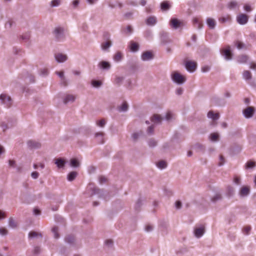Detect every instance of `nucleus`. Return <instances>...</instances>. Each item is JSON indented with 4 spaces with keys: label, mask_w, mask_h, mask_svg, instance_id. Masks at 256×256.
<instances>
[{
    "label": "nucleus",
    "mask_w": 256,
    "mask_h": 256,
    "mask_svg": "<svg viewBox=\"0 0 256 256\" xmlns=\"http://www.w3.org/2000/svg\"><path fill=\"white\" fill-rule=\"evenodd\" d=\"M172 78L173 81L178 84L184 83L186 80L184 76L176 71L172 72Z\"/></svg>",
    "instance_id": "nucleus-1"
},
{
    "label": "nucleus",
    "mask_w": 256,
    "mask_h": 256,
    "mask_svg": "<svg viewBox=\"0 0 256 256\" xmlns=\"http://www.w3.org/2000/svg\"><path fill=\"white\" fill-rule=\"evenodd\" d=\"M220 52L221 54L225 57L226 60H230L232 58V54L231 52L230 47L229 46L222 48L220 50Z\"/></svg>",
    "instance_id": "nucleus-2"
},
{
    "label": "nucleus",
    "mask_w": 256,
    "mask_h": 256,
    "mask_svg": "<svg viewBox=\"0 0 256 256\" xmlns=\"http://www.w3.org/2000/svg\"><path fill=\"white\" fill-rule=\"evenodd\" d=\"M0 100L2 104H6L8 107H10L12 104L10 98L6 94H2L0 96Z\"/></svg>",
    "instance_id": "nucleus-3"
},
{
    "label": "nucleus",
    "mask_w": 256,
    "mask_h": 256,
    "mask_svg": "<svg viewBox=\"0 0 256 256\" xmlns=\"http://www.w3.org/2000/svg\"><path fill=\"white\" fill-rule=\"evenodd\" d=\"M248 16L244 14H240L236 16V20L238 24H244L248 21Z\"/></svg>",
    "instance_id": "nucleus-4"
},
{
    "label": "nucleus",
    "mask_w": 256,
    "mask_h": 256,
    "mask_svg": "<svg viewBox=\"0 0 256 256\" xmlns=\"http://www.w3.org/2000/svg\"><path fill=\"white\" fill-rule=\"evenodd\" d=\"M170 24L172 28L175 29H176L178 28L184 26V23L182 22L175 18L171 19Z\"/></svg>",
    "instance_id": "nucleus-5"
},
{
    "label": "nucleus",
    "mask_w": 256,
    "mask_h": 256,
    "mask_svg": "<svg viewBox=\"0 0 256 256\" xmlns=\"http://www.w3.org/2000/svg\"><path fill=\"white\" fill-rule=\"evenodd\" d=\"M186 68L188 71L193 72L196 68V63L193 61H188L186 63Z\"/></svg>",
    "instance_id": "nucleus-6"
},
{
    "label": "nucleus",
    "mask_w": 256,
    "mask_h": 256,
    "mask_svg": "<svg viewBox=\"0 0 256 256\" xmlns=\"http://www.w3.org/2000/svg\"><path fill=\"white\" fill-rule=\"evenodd\" d=\"M254 111V108L253 107L250 106L244 110L243 113L246 118H249L253 116Z\"/></svg>",
    "instance_id": "nucleus-7"
},
{
    "label": "nucleus",
    "mask_w": 256,
    "mask_h": 256,
    "mask_svg": "<svg viewBox=\"0 0 256 256\" xmlns=\"http://www.w3.org/2000/svg\"><path fill=\"white\" fill-rule=\"evenodd\" d=\"M157 22L156 18L154 16H152L148 17L146 20V24L148 26H154Z\"/></svg>",
    "instance_id": "nucleus-8"
},
{
    "label": "nucleus",
    "mask_w": 256,
    "mask_h": 256,
    "mask_svg": "<svg viewBox=\"0 0 256 256\" xmlns=\"http://www.w3.org/2000/svg\"><path fill=\"white\" fill-rule=\"evenodd\" d=\"M153 58V54L152 52L146 51L144 52L142 55V58L143 60H148Z\"/></svg>",
    "instance_id": "nucleus-9"
},
{
    "label": "nucleus",
    "mask_w": 256,
    "mask_h": 256,
    "mask_svg": "<svg viewBox=\"0 0 256 256\" xmlns=\"http://www.w3.org/2000/svg\"><path fill=\"white\" fill-rule=\"evenodd\" d=\"M64 29L60 27L56 28L54 32L56 36L58 38H60L63 35Z\"/></svg>",
    "instance_id": "nucleus-10"
},
{
    "label": "nucleus",
    "mask_w": 256,
    "mask_h": 256,
    "mask_svg": "<svg viewBox=\"0 0 256 256\" xmlns=\"http://www.w3.org/2000/svg\"><path fill=\"white\" fill-rule=\"evenodd\" d=\"M129 48L131 51L136 52L139 48V45L138 43L134 41H130L129 44Z\"/></svg>",
    "instance_id": "nucleus-11"
},
{
    "label": "nucleus",
    "mask_w": 256,
    "mask_h": 256,
    "mask_svg": "<svg viewBox=\"0 0 256 256\" xmlns=\"http://www.w3.org/2000/svg\"><path fill=\"white\" fill-rule=\"evenodd\" d=\"M55 58L58 62H64L66 60L67 56L62 54H58L55 55Z\"/></svg>",
    "instance_id": "nucleus-12"
},
{
    "label": "nucleus",
    "mask_w": 256,
    "mask_h": 256,
    "mask_svg": "<svg viewBox=\"0 0 256 256\" xmlns=\"http://www.w3.org/2000/svg\"><path fill=\"white\" fill-rule=\"evenodd\" d=\"M204 232V227L196 228L194 230V234L197 238H200L203 235Z\"/></svg>",
    "instance_id": "nucleus-13"
},
{
    "label": "nucleus",
    "mask_w": 256,
    "mask_h": 256,
    "mask_svg": "<svg viewBox=\"0 0 256 256\" xmlns=\"http://www.w3.org/2000/svg\"><path fill=\"white\" fill-rule=\"evenodd\" d=\"M193 24L198 28H201L203 26L202 21L198 18H195L193 19Z\"/></svg>",
    "instance_id": "nucleus-14"
},
{
    "label": "nucleus",
    "mask_w": 256,
    "mask_h": 256,
    "mask_svg": "<svg viewBox=\"0 0 256 256\" xmlns=\"http://www.w3.org/2000/svg\"><path fill=\"white\" fill-rule=\"evenodd\" d=\"M206 23L210 28L212 29L214 28L216 24V20L210 18H208L206 19Z\"/></svg>",
    "instance_id": "nucleus-15"
},
{
    "label": "nucleus",
    "mask_w": 256,
    "mask_h": 256,
    "mask_svg": "<svg viewBox=\"0 0 256 256\" xmlns=\"http://www.w3.org/2000/svg\"><path fill=\"white\" fill-rule=\"evenodd\" d=\"M250 192V188L248 186H242L240 190V194L241 196H246Z\"/></svg>",
    "instance_id": "nucleus-16"
},
{
    "label": "nucleus",
    "mask_w": 256,
    "mask_h": 256,
    "mask_svg": "<svg viewBox=\"0 0 256 256\" xmlns=\"http://www.w3.org/2000/svg\"><path fill=\"white\" fill-rule=\"evenodd\" d=\"M208 117L213 120H216L219 118L220 116L218 113L214 114L212 111H210L208 114Z\"/></svg>",
    "instance_id": "nucleus-17"
},
{
    "label": "nucleus",
    "mask_w": 256,
    "mask_h": 256,
    "mask_svg": "<svg viewBox=\"0 0 256 256\" xmlns=\"http://www.w3.org/2000/svg\"><path fill=\"white\" fill-rule=\"evenodd\" d=\"M99 66L102 69H109L110 67V64L109 62L106 61H102L98 64Z\"/></svg>",
    "instance_id": "nucleus-18"
},
{
    "label": "nucleus",
    "mask_w": 256,
    "mask_h": 256,
    "mask_svg": "<svg viewBox=\"0 0 256 256\" xmlns=\"http://www.w3.org/2000/svg\"><path fill=\"white\" fill-rule=\"evenodd\" d=\"M248 57L246 55H241L238 58V61L239 63L244 64L246 62Z\"/></svg>",
    "instance_id": "nucleus-19"
},
{
    "label": "nucleus",
    "mask_w": 256,
    "mask_h": 256,
    "mask_svg": "<svg viewBox=\"0 0 256 256\" xmlns=\"http://www.w3.org/2000/svg\"><path fill=\"white\" fill-rule=\"evenodd\" d=\"M75 96L72 94H68L64 100V102L67 104L69 102H74L75 100Z\"/></svg>",
    "instance_id": "nucleus-20"
},
{
    "label": "nucleus",
    "mask_w": 256,
    "mask_h": 256,
    "mask_svg": "<svg viewBox=\"0 0 256 256\" xmlns=\"http://www.w3.org/2000/svg\"><path fill=\"white\" fill-rule=\"evenodd\" d=\"M104 133L102 132H98L96 134V138H98V142L100 144H103L104 142Z\"/></svg>",
    "instance_id": "nucleus-21"
},
{
    "label": "nucleus",
    "mask_w": 256,
    "mask_h": 256,
    "mask_svg": "<svg viewBox=\"0 0 256 256\" xmlns=\"http://www.w3.org/2000/svg\"><path fill=\"white\" fill-rule=\"evenodd\" d=\"M162 120V117L158 114H154L151 118V120L154 122H160Z\"/></svg>",
    "instance_id": "nucleus-22"
},
{
    "label": "nucleus",
    "mask_w": 256,
    "mask_h": 256,
    "mask_svg": "<svg viewBox=\"0 0 256 256\" xmlns=\"http://www.w3.org/2000/svg\"><path fill=\"white\" fill-rule=\"evenodd\" d=\"M55 163L58 168H60L64 166L65 161L63 159L58 158L56 159Z\"/></svg>",
    "instance_id": "nucleus-23"
},
{
    "label": "nucleus",
    "mask_w": 256,
    "mask_h": 256,
    "mask_svg": "<svg viewBox=\"0 0 256 256\" xmlns=\"http://www.w3.org/2000/svg\"><path fill=\"white\" fill-rule=\"evenodd\" d=\"M162 10H168L170 8V5L167 1H164L160 4Z\"/></svg>",
    "instance_id": "nucleus-24"
},
{
    "label": "nucleus",
    "mask_w": 256,
    "mask_h": 256,
    "mask_svg": "<svg viewBox=\"0 0 256 256\" xmlns=\"http://www.w3.org/2000/svg\"><path fill=\"white\" fill-rule=\"evenodd\" d=\"M122 54L120 52H118L114 56V60L116 62H120L122 59Z\"/></svg>",
    "instance_id": "nucleus-25"
},
{
    "label": "nucleus",
    "mask_w": 256,
    "mask_h": 256,
    "mask_svg": "<svg viewBox=\"0 0 256 256\" xmlns=\"http://www.w3.org/2000/svg\"><path fill=\"white\" fill-rule=\"evenodd\" d=\"M78 174L76 172H72L68 176V179L70 181L73 180L76 176Z\"/></svg>",
    "instance_id": "nucleus-26"
},
{
    "label": "nucleus",
    "mask_w": 256,
    "mask_h": 256,
    "mask_svg": "<svg viewBox=\"0 0 256 256\" xmlns=\"http://www.w3.org/2000/svg\"><path fill=\"white\" fill-rule=\"evenodd\" d=\"M112 45V42L110 40H108L106 42H104L102 44V50H106L110 48Z\"/></svg>",
    "instance_id": "nucleus-27"
},
{
    "label": "nucleus",
    "mask_w": 256,
    "mask_h": 256,
    "mask_svg": "<svg viewBox=\"0 0 256 256\" xmlns=\"http://www.w3.org/2000/svg\"><path fill=\"white\" fill-rule=\"evenodd\" d=\"M242 74L244 78L246 80H250L252 78L251 72L248 70H244Z\"/></svg>",
    "instance_id": "nucleus-28"
},
{
    "label": "nucleus",
    "mask_w": 256,
    "mask_h": 256,
    "mask_svg": "<svg viewBox=\"0 0 256 256\" xmlns=\"http://www.w3.org/2000/svg\"><path fill=\"white\" fill-rule=\"evenodd\" d=\"M238 6V2L236 1H231L228 4V8L230 9H233L236 8Z\"/></svg>",
    "instance_id": "nucleus-29"
},
{
    "label": "nucleus",
    "mask_w": 256,
    "mask_h": 256,
    "mask_svg": "<svg viewBox=\"0 0 256 256\" xmlns=\"http://www.w3.org/2000/svg\"><path fill=\"white\" fill-rule=\"evenodd\" d=\"M156 166L158 168L162 169L166 167V162L164 160H160L156 164Z\"/></svg>",
    "instance_id": "nucleus-30"
},
{
    "label": "nucleus",
    "mask_w": 256,
    "mask_h": 256,
    "mask_svg": "<svg viewBox=\"0 0 256 256\" xmlns=\"http://www.w3.org/2000/svg\"><path fill=\"white\" fill-rule=\"evenodd\" d=\"M70 166L72 167H78L79 166V162L76 158H72L70 160Z\"/></svg>",
    "instance_id": "nucleus-31"
},
{
    "label": "nucleus",
    "mask_w": 256,
    "mask_h": 256,
    "mask_svg": "<svg viewBox=\"0 0 256 256\" xmlns=\"http://www.w3.org/2000/svg\"><path fill=\"white\" fill-rule=\"evenodd\" d=\"M9 226L12 228H15L17 226V223L12 218H10L9 219Z\"/></svg>",
    "instance_id": "nucleus-32"
},
{
    "label": "nucleus",
    "mask_w": 256,
    "mask_h": 256,
    "mask_svg": "<svg viewBox=\"0 0 256 256\" xmlns=\"http://www.w3.org/2000/svg\"><path fill=\"white\" fill-rule=\"evenodd\" d=\"M128 108V104L126 102H124L122 106L119 108L120 111H126Z\"/></svg>",
    "instance_id": "nucleus-33"
},
{
    "label": "nucleus",
    "mask_w": 256,
    "mask_h": 256,
    "mask_svg": "<svg viewBox=\"0 0 256 256\" xmlns=\"http://www.w3.org/2000/svg\"><path fill=\"white\" fill-rule=\"evenodd\" d=\"M256 166V162H254L250 160L248 161L246 164V168H252Z\"/></svg>",
    "instance_id": "nucleus-34"
},
{
    "label": "nucleus",
    "mask_w": 256,
    "mask_h": 256,
    "mask_svg": "<svg viewBox=\"0 0 256 256\" xmlns=\"http://www.w3.org/2000/svg\"><path fill=\"white\" fill-rule=\"evenodd\" d=\"M28 145L31 148H38L40 146V144L38 142H36L33 141H29L28 142Z\"/></svg>",
    "instance_id": "nucleus-35"
},
{
    "label": "nucleus",
    "mask_w": 256,
    "mask_h": 256,
    "mask_svg": "<svg viewBox=\"0 0 256 256\" xmlns=\"http://www.w3.org/2000/svg\"><path fill=\"white\" fill-rule=\"evenodd\" d=\"M210 140L212 141H216L218 140V134L217 133H212L210 134Z\"/></svg>",
    "instance_id": "nucleus-36"
},
{
    "label": "nucleus",
    "mask_w": 256,
    "mask_h": 256,
    "mask_svg": "<svg viewBox=\"0 0 256 256\" xmlns=\"http://www.w3.org/2000/svg\"><path fill=\"white\" fill-rule=\"evenodd\" d=\"M52 232L54 234V238H59V235L58 234V228L57 227H54L52 228Z\"/></svg>",
    "instance_id": "nucleus-37"
},
{
    "label": "nucleus",
    "mask_w": 256,
    "mask_h": 256,
    "mask_svg": "<svg viewBox=\"0 0 256 256\" xmlns=\"http://www.w3.org/2000/svg\"><path fill=\"white\" fill-rule=\"evenodd\" d=\"M92 84L94 87H99L102 84V82L98 80H92Z\"/></svg>",
    "instance_id": "nucleus-38"
},
{
    "label": "nucleus",
    "mask_w": 256,
    "mask_h": 256,
    "mask_svg": "<svg viewBox=\"0 0 256 256\" xmlns=\"http://www.w3.org/2000/svg\"><path fill=\"white\" fill-rule=\"evenodd\" d=\"M29 237L30 238H34L35 236H40V237H42V234H38L35 232H30L29 233Z\"/></svg>",
    "instance_id": "nucleus-39"
},
{
    "label": "nucleus",
    "mask_w": 256,
    "mask_h": 256,
    "mask_svg": "<svg viewBox=\"0 0 256 256\" xmlns=\"http://www.w3.org/2000/svg\"><path fill=\"white\" fill-rule=\"evenodd\" d=\"M60 0H52L51 2L52 6H56L60 5Z\"/></svg>",
    "instance_id": "nucleus-40"
},
{
    "label": "nucleus",
    "mask_w": 256,
    "mask_h": 256,
    "mask_svg": "<svg viewBox=\"0 0 256 256\" xmlns=\"http://www.w3.org/2000/svg\"><path fill=\"white\" fill-rule=\"evenodd\" d=\"M106 120L104 119L100 120L97 122V125L100 127H103L106 124Z\"/></svg>",
    "instance_id": "nucleus-41"
},
{
    "label": "nucleus",
    "mask_w": 256,
    "mask_h": 256,
    "mask_svg": "<svg viewBox=\"0 0 256 256\" xmlns=\"http://www.w3.org/2000/svg\"><path fill=\"white\" fill-rule=\"evenodd\" d=\"M251 230V228L250 226H246L243 228V232L246 234H248Z\"/></svg>",
    "instance_id": "nucleus-42"
},
{
    "label": "nucleus",
    "mask_w": 256,
    "mask_h": 256,
    "mask_svg": "<svg viewBox=\"0 0 256 256\" xmlns=\"http://www.w3.org/2000/svg\"><path fill=\"white\" fill-rule=\"evenodd\" d=\"M235 45L238 49L242 48L244 46V44L242 42L238 40L235 42Z\"/></svg>",
    "instance_id": "nucleus-43"
},
{
    "label": "nucleus",
    "mask_w": 256,
    "mask_h": 256,
    "mask_svg": "<svg viewBox=\"0 0 256 256\" xmlns=\"http://www.w3.org/2000/svg\"><path fill=\"white\" fill-rule=\"evenodd\" d=\"M240 177L238 176H234V182L236 184H240Z\"/></svg>",
    "instance_id": "nucleus-44"
},
{
    "label": "nucleus",
    "mask_w": 256,
    "mask_h": 256,
    "mask_svg": "<svg viewBox=\"0 0 256 256\" xmlns=\"http://www.w3.org/2000/svg\"><path fill=\"white\" fill-rule=\"evenodd\" d=\"M172 114L170 112H168L166 114V120H168L172 118Z\"/></svg>",
    "instance_id": "nucleus-45"
},
{
    "label": "nucleus",
    "mask_w": 256,
    "mask_h": 256,
    "mask_svg": "<svg viewBox=\"0 0 256 256\" xmlns=\"http://www.w3.org/2000/svg\"><path fill=\"white\" fill-rule=\"evenodd\" d=\"M230 19V16H227L226 17H222L219 18V21L220 22H224L227 20H228Z\"/></svg>",
    "instance_id": "nucleus-46"
},
{
    "label": "nucleus",
    "mask_w": 256,
    "mask_h": 256,
    "mask_svg": "<svg viewBox=\"0 0 256 256\" xmlns=\"http://www.w3.org/2000/svg\"><path fill=\"white\" fill-rule=\"evenodd\" d=\"M8 234V230L5 228H0V234L2 235H6Z\"/></svg>",
    "instance_id": "nucleus-47"
},
{
    "label": "nucleus",
    "mask_w": 256,
    "mask_h": 256,
    "mask_svg": "<svg viewBox=\"0 0 256 256\" xmlns=\"http://www.w3.org/2000/svg\"><path fill=\"white\" fill-rule=\"evenodd\" d=\"M66 242L70 243H72L74 240V238L72 236H68L66 238Z\"/></svg>",
    "instance_id": "nucleus-48"
},
{
    "label": "nucleus",
    "mask_w": 256,
    "mask_h": 256,
    "mask_svg": "<svg viewBox=\"0 0 256 256\" xmlns=\"http://www.w3.org/2000/svg\"><path fill=\"white\" fill-rule=\"evenodd\" d=\"M244 8L246 12H250L252 10L251 6L249 4H245Z\"/></svg>",
    "instance_id": "nucleus-49"
},
{
    "label": "nucleus",
    "mask_w": 256,
    "mask_h": 256,
    "mask_svg": "<svg viewBox=\"0 0 256 256\" xmlns=\"http://www.w3.org/2000/svg\"><path fill=\"white\" fill-rule=\"evenodd\" d=\"M150 146H154L156 144V142L154 140H150L148 142Z\"/></svg>",
    "instance_id": "nucleus-50"
},
{
    "label": "nucleus",
    "mask_w": 256,
    "mask_h": 256,
    "mask_svg": "<svg viewBox=\"0 0 256 256\" xmlns=\"http://www.w3.org/2000/svg\"><path fill=\"white\" fill-rule=\"evenodd\" d=\"M99 180L100 184H103L106 182L107 179L104 176H101L99 178Z\"/></svg>",
    "instance_id": "nucleus-51"
},
{
    "label": "nucleus",
    "mask_w": 256,
    "mask_h": 256,
    "mask_svg": "<svg viewBox=\"0 0 256 256\" xmlns=\"http://www.w3.org/2000/svg\"><path fill=\"white\" fill-rule=\"evenodd\" d=\"M56 74L58 75V76L62 80H64V72H56Z\"/></svg>",
    "instance_id": "nucleus-52"
},
{
    "label": "nucleus",
    "mask_w": 256,
    "mask_h": 256,
    "mask_svg": "<svg viewBox=\"0 0 256 256\" xmlns=\"http://www.w3.org/2000/svg\"><path fill=\"white\" fill-rule=\"evenodd\" d=\"M154 127L152 126H149L148 128L147 132L148 134H151L154 132Z\"/></svg>",
    "instance_id": "nucleus-53"
},
{
    "label": "nucleus",
    "mask_w": 256,
    "mask_h": 256,
    "mask_svg": "<svg viewBox=\"0 0 256 256\" xmlns=\"http://www.w3.org/2000/svg\"><path fill=\"white\" fill-rule=\"evenodd\" d=\"M126 32L128 34H130L132 32V28L130 26H128L126 28Z\"/></svg>",
    "instance_id": "nucleus-54"
},
{
    "label": "nucleus",
    "mask_w": 256,
    "mask_h": 256,
    "mask_svg": "<svg viewBox=\"0 0 256 256\" xmlns=\"http://www.w3.org/2000/svg\"><path fill=\"white\" fill-rule=\"evenodd\" d=\"M221 198V196L219 194H217L214 198H212V201L216 202V200H219Z\"/></svg>",
    "instance_id": "nucleus-55"
},
{
    "label": "nucleus",
    "mask_w": 256,
    "mask_h": 256,
    "mask_svg": "<svg viewBox=\"0 0 256 256\" xmlns=\"http://www.w3.org/2000/svg\"><path fill=\"white\" fill-rule=\"evenodd\" d=\"M38 175H39L38 173L36 172H32L31 174L32 176L34 178H37L38 176Z\"/></svg>",
    "instance_id": "nucleus-56"
},
{
    "label": "nucleus",
    "mask_w": 256,
    "mask_h": 256,
    "mask_svg": "<svg viewBox=\"0 0 256 256\" xmlns=\"http://www.w3.org/2000/svg\"><path fill=\"white\" fill-rule=\"evenodd\" d=\"M176 206L177 208H180L182 206V203L180 201H176Z\"/></svg>",
    "instance_id": "nucleus-57"
},
{
    "label": "nucleus",
    "mask_w": 256,
    "mask_h": 256,
    "mask_svg": "<svg viewBox=\"0 0 256 256\" xmlns=\"http://www.w3.org/2000/svg\"><path fill=\"white\" fill-rule=\"evenodd\" d=\"M202 69V71L203 72H208V70H209L210 67L208 66H203Z\"/></svg>",
    "instance_id": "nucleus-58"
},
{
    "label": "nucleus",
    "mask_w": 256,
    "mask_h": 256,
    "mask_svg": "<svg viewBox=\"0 0 256 256\" xmlns=\"http://www.w3.org/2000/svg\"><path fill=\"white\" fill-rule=\"evenodd\" d=\"M152 226H151L150 225H147L146 226V230L147 232H150V230H152Z\"/></svg>",
    "instance_id": "nucleus-59"
},
{
    "label": "nucleus",
    "mask_w": 256,
    "mask_h": 256,
    "mask_svg": "<svg viewBox=\"0 0 256 256\" xmlns=\"http://www.w3.org/2000/svg\"><path fill=\"white\" fill-rule=\"evenodd\" d=\"M105 243L108 246H111L112 244V241L111 240H108L105 242Z\"/></svg>",
    "instance_id": "nucleus-60"
},
{
    "label": "nucleus",
    "mask_w": 256,
    "mask_h": 256,
    "mask_svg": "<svg viewBox=\"0 0 256 256\" xmlns=\"http://www.w3.org/2000/svg\"><path fill=\"white\" fill-rule=\"evenodd\" d=\"M122 80V78L120 77H118L116 78V82L117 84L120 83Z\"/></svg>",
    "instance_id": "nucleus-61"
},
{
    "label": "nucleus",
    "mask_w": 256,
    "mask_h": 256,
    "mask_svg": "<svg viewBox=\"0 0 256 256\" xmlns=\"http://www.w3.org/2000/svg\"><path fill=\"white\" fill-rule=\"evenodd\" d=\"M250 68L251 69L256 70V64L254 62H252L250 64Z\"/></svg>",
    "instance_id": "nucleus-62"
},
{
    "label": "nucleus",
    "mask_w": 256,
    "mask_h": 256,
    "mask_svg": "<svg viewBox=\"0 0 256 256\" xmlns=\"http://www.w3.org/2000/svg\"><path fill=\"white\" fill-rule=\"evenodd\" d=\"M146 4V0H140V4L142 6H144Z\"/></svg>",
    "instance_id": "nucleus-63"
},
{
    "label": "nucleus",
    "mask_w": 256,
    "mask_h": 256,
    "mask_svg": "<svg viewBox=\"0 0 256 256\" xmlns=\"http://www.w3.org/2000/svg\"><path fill=\"white\" fill-rule=\"evenodd\" d=\"M176 92L178 94L180 95L182 92V88H179L176 90Z\"/></svg>",
    "instance_id": "nucleus-64"
}]
</instances>
